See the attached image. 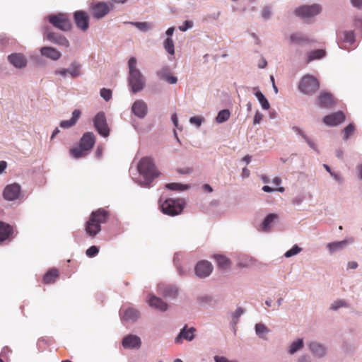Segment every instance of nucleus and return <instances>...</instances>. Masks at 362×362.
<instances>
[{"label":"nucleus","mask_w":362,"mask_h":362,"mask_svg":"<svg viewBox=\"0 0 362 362\" xmlns=\"http://www.w3.org/2000/svg\"><path fill=\"white\" fill-rule=\"evenodd\" d=\"M352 5L357 8L362 7V0H351Z\"/></svg>","instance_id":"59"},{"label":"nucleus","mask_w":362,"mask_h":362,"mask_svg":"<svg viewBox=\"0 0 362 362\" xmlns=\"http://www.w3.org/2000/svg\"><path fill=\"white\" fill-rule=\"evenodd\" d=\"M300 251H301V248L296 245L291 249H290L289 250H288L285 253V257H292V256H293L295 255H297Z\"/></svg>","instance_id":"46"},{"label":"nucleus","mask_w":362,"mask_h":362,"mask_svg":"<svg viewBox=\"0 0 362 362\" xmlns=\"http://www.w3.org/2000/svg\"><path fill=\"white\" fill-rule=\"evenodd\" d=\"M321 11V6L318 4L311 6H302L295 10V14L302 18H311Z\"/></svg>","instance_id":"8"},{"label":"nucleus","mask_w":362,"mask_h":362,"mask_svg":"<svg viewBox=\"0 0 362 362\" xmlns=\"http://www.w3.org/2000/svg\"><path fill=\"white\" fill-rule=\"evenodd\" d=\"M40 53L42 56H45L52 60H58L62 54L55 48L52 47H43L40 49Z\"/></svg>","instance_id":"22"},{"label":"nucleus","mask_w":362,"mask_h":362,"mask_svg":"<svg viewBox=\"0 0 362 362\" xmlns=\"http://www.w3.org/2000/svg\"><path fill=\"white\" fill-rule=\"evenodd\" d=\"M132 111L136 117L144 118L148 112L146 103L142 100H136L132 105Z\"/></svg>","instance_id":"18"},{"label":"nucleus","mask_w":362,"mask_h":362,"mask_svg":"<svg viewBox=\"0 0 362 362\" xmlns=\"http://www.w3.org/2000/svg\"><path fill=\"white\" fill-rule=\"evenodd\" d=\"M267 62L265 60V59L261 58V59L259 60V62L258 63V67L259 69H264L267 66Z\"/></svg>","instance_id":"58"},{"label":"nucleus","mask_w":362,"mask_h":362,"mask_svg":"<svg viewBox=\"0 0 362 362\" xmlns=\"http://www.w3.org/2000/svg\"><path fill=\"white\" fill-rule=\"evenodd\" d=\"M17 233L13 226L0 221V243L13 240Z\"/></svg>","instance_id":"12"},{"label":"nucleus","mask_w":362,"mask_h":362,"mask_svg":"<svg viewBox=\"0 0 362 362\" xmlns=\"http://www.w3.org/2000/svg\"><path fill=\"white\" fill-rule=\"evenodd\" d=\"M255 330L257 334L262 338H264L265 334L268 333L269 332L267 327L263 324H257L255 325Z\"/></svg>","instance_id":"43"},{"label":"nucleus","mask_w":362,"mask_h":362,"mask_svg":"<svg viewBox=\"0 0 362 362\" xmlns=\"http://www.w3.org/2000/svg\"><path fill=\"white\" fill-rule=\"evenodd\" d=\"M317 104L321 107H331L334 104L333 95L327 92H322L318 96Z\"/></svg>","instance_id":"19"},{"label":"nucleus","mask_w":362,"mask_h":362,"mask_svg":"<svg viewBox=\"0 0 362 362\" xmlns=\"http://www.w3.org/2000/svg\"><path fill=\"white\" fill-rule=\"evenodd\" d=\"M129 67V86L134 93L141 91L144 89L146 82L145 78L141 71L136 68V59L131 57L128 61Z\"/></svg>","instance_id":"3"},{"label":"nucleus","mask_w":362,"mask_h":362,"mask_svg":"<svg viewBox=\"0 0 362 362\" xmlns=\"http://www.w3.org/2000/svg\"><path fill=\"white\" fill-rule=\"evenodd\" d=\"M355 25L356 26L361 28V29H362V18H356L355 19Z\"/></svg>","instance_id":"64"},{"label":"nucleus","mask_w":362,"mask_h":362,"mask_svg":"<svg viewBox=\"0 0 362 362\" xmlns=\"http://www.w3.org/2000/svg\"><path fill=\"white\" fill-rule=\"evenodd\" d=\"M81 115V111L75 110L72 113V117L69 120H64L60 123V127L64 129H67L73 127L76 123Z\"/></svg>","instance_id":"26"},{"label":"nucleus","mask_w":362,"mask_h":362,"mask_svg":"<svg viewBox=\"0 0 362 362\" xmlns=\"http://www.w3.org/2000/svg\"><path fill=\"white\" fill-rule=\"evenodd\" d=\"M93 123L95 128L101 136L106 137L109 135L110 130L103 112H99L95 116Z\"/></svg>","instance_id":"9"},{"label":"nucleus","mask_w":362,"mask_h":362,"mask_svg":"<svg viewBox=\"0 0 362 362\" xmlns=\"http://www.w3.org/2000/svg\"><path fill=\"white\" fill-rule=\"evenodd\" d=\"M338 37L344 42L352 44L354 42V34L352 31H344L339 34Z\"/></svg>","instance_id":"33"},{"label":"nucleus","mask_w":362,"mask_h":362,"mask_svg":"<svg viewBox=\"0 0 362 362\" xmlns=\"http://www.w3.org/2000/svg\"><path fill=\"white\" fill-rule=\"evenodd\" d=\"M7 167V163L6 161L1 160L0 161V174L2 173Z\"/></svg>","instance_id":"60"},{"label":"nucleus","mask_w":362,"mask_h":362,"mask_svg":"<svg viewBox=\"0 0 362 362\" xmlns=\"http://www.w3.org/2000/svg\"><path fill=\"white\" fill-rule=\"evenodd\" d=\"M71 155L75 158H79L81 157L85 156L88 152L83 149L81 145L79 144V147L73 148L70 150Z\"/></svg>","instance_id":"36"},{"label":"nucleus","mask_w":362,"mask_h":362,"mask_svg":"<svg viewBox=\"0 0 362 362\" xmlns=\"http://www.w3.org/2000/svg\"><path fill=\"white\" fill-rule=\"evenodd\" d=\"M166 188L171 190H177V191H182L187 189L188 187L187 185H183L180 183H169L165 185Z\"/></svg>","instance_id":"44"},{"label":"nucleus","mask_w":362,"mask_h":362,"mask_svg":"<svg viewBox=\"0 0 362 362\" xmlns=\"http://www.w3.org/2000/svg\"><path fill=\"white\" fill-rule=\"evenodd\" d=\"M325 55V51L323 49H316L308 53L307 63L313 60L322 59Z\"/></svg>","instance_id":"34"},{"label":"nucleus","mask_w":362,"mask_h":362,"mask_svg":"<svg viewBox=\"0 0 362 362\" xmlns=\"http://www.w3.org/2000/svg\"><path fill=\"white\" fill-rule=\"evenodd\" d=\"M249 175H250V170L247 168H244L242 170V176L243 177H249Z\"/></svg>","instance_id":"63"},{"label":"nucleus","mask_w":362,"mask_h":362,"mask_svg":"<svg viewBox=\"0 0 362 362\" xmlns=\"http://www.w3.org/2000/svg\"><path fill=\"white\" fill-rule=\"evenodd\" d=\"M141 344L139 337L133 334L126 336L122 340V346L125 349H138Z\"/></svg>","instance_id":"21"},{"label":"nucleus","mask_w":362,"mask_h":362,"mask_svg":"<svg viewBox=\"0 0 362 362\" xmlns=\"http://www.w3.org/2000/svg\"><path fill=\"white\" fill-rule=\"evenodd\" d=\"M163 46L168 54L171 55H173L175 54L174 42L170 37H168L164 40Z\"/></svg>","instance_id":"40"},{"label":"nucleus","mask_w":362,"mask_h":362,"mask_svg":"<svg viewBox=\"0 0 362 362\" xmlns=\"http://www.w3.org/2000/svg\"><path fill=\"white\" fill-rule=\"evenodd\" d=\"M137 169L144 178V180L140 182V185L144 187H148L153 180L160 175L153 160L150 157L142 158L138 163Z\"/></svg>","instance_id":"2"},{"label":"nucleus","mask_w":362,"mask_h":362,"mask_svg":"<svg viewBox=\"0 0 362 362\" xmlns=\"http://www.w3.org/2000/svg\"><path fill=\"white\" fill-rule=\"evenodd\" d=\"M112 8L113 6L110 2H98L90 6V11L94 18L100 19L106 16Z\"/></svg>","instance_id":"7"},{"label":"nucleus","mask_w":362,"mask_h":362,"mask_svg":"<svg viewBox=\"0 0 362 362\" xmlns=\"http://www.w3.org/2000/svg\"><path fill=\"white\" fill-rule=\"evenodd\" d=\"M289 40L290 42L293 44L307 43L309 42L308 39L300 33H293L291 35Z\"/></svg>","instance_id":"35"},{"label":"nucleus","mask_w":362,"mask_h":362,"mask_svg":"<svg viewBox=\"0 0 362 362\" xmlns=\"http://www.w3.org/2000/svg\"><path fill=\"white\" fill-rule=\"evenodd\" d=\"M110 213L104 209H98L90 214L88 221L85 224L86 234L95 238L101 230V224L107 221Z\"/></svg>","instance_id":"1"},{"label":"nucleus","mask_w":362,"mask_h":362,"mask_svg":"<svg viewBox=\"0 0 362 362\" xmlns=\"http://www.w3.org/2000/svg\"><path fill=\"white\" fill-rule=\"evenodd\" d=\"M262 190L264 192H274V191H278V192H284V187H279L277 189H274V188L270 187L268 185H264L262 187Z\"/></svg>","instance_id":"50"},{"label":"nucleus","mask_w":362,"mask_h":362,"mask_svg":"<svg viewBox=\"0 0 362 362\" xmlns=\"http://www.w3.org/2000/svg\"><path fill=\"white\" fill-rule=\"evenodd\" d=\"M45 35L49 41L54 44L64 47H68L69 46V42L64 36L59 33L49 31L48 28H45Z\"/></svg>","instance_id":"13"},{"label":"nucleus","mask_w":362,"mask_h":362,"mask_svg":"<svg viewBox=\"0 0 362 362\" xmlns=\"http://www.w3.org/2000/svg\"><path fill=\"white\" fill-rule=\"evenodd\" d=\"M21 196V186L17 183H13L6 186L3 191V197L7 201H15Z\"/></svg>","instance_id":"10"},{"label":"nucleus","mask_w":362,"mask_h":362,"mask_svg":"<svg viewBox=\"0 0 362 362\" xmlns=\"http://www.w3.org/2000/svg\"><path fill=\"white\" fill-rule=\"evenodd\" d=\"M302 137L305 140V141L308 143L310 148H312L315 151H317V148L315 143L313 141H311L305 134H302Z\"/></svg>","instance_id":"53"},{"label":"nucleus","mask_w":362,"mask_h":362,"mask_svg":"<svg viewBox=\"0 0 362 362\" xmlns=\"http://www.w3.org/2000/svg\"><path fill=\"white\" fill-rule=\"evenodd\" d=\"M243 313V310L241 308H239L235 310L233 317L235 318H238Z\"/></svg>","instance_id":"61"},{"label":"nucleus","mask_w":362,"mask_h":362,"mask_svg":"<svg viewBox=\"0 0 362 362\" xmlns=\"http://www.w3.org/2000/svg\"><path fill=\"white\" fill-rule=\"evenodd\" d=\"M55 73H56V74H59L64 77L66 76L67 74H69L68 69H61L57 70L55 71Z\"/></svg>","instance_id":"57"},{"label":"nucleus","mask_w":362,"mask_h":362,"mask_svg":"<svg viewBox=\"0 0 362 362\" xmlns=\"http://www.w3.org/2000/svg\"><path fill=\"white\" fill-rule=\"evenodd\" d=\"M303 339H298L297 341H293L291 346H290V348H289V353L291 354H294L295 352H296L298 350H299L300 348L303 347Z\"/></svg>","instance_id":"42"},{"label":"nucleus","mask_w":362,"mask_h":362,"mask_svg":"<svg viewBox=\"0 0 362 362\" xmlns=\"http://www.w3.org/2000/svg\"><path fill=\"white\" fill-rule=\"evenodd\" d=\"M148 304L151 307L155 308L160 311H165L168 309L166 303L153 295L150 296Z\"/></svg>","instance_id":"24"},{"label":"nucleus","mask_w":362,"mask_h":362,"mask_svg":"<svg viewBox=\"0 0 362 362\" xmlns=\"http://www.w3.org/2000/svg\"><path fill=\"white\" fill-rule=\"evenodd\" d=\"M100 96L106 101H108L112 98V91L110 89L102 88L100 90Z\"/></svg>","instance_id":"47"},{"label":"nucleus","mask_w":362,"mask_h":362,"mask_svg":"<svg viewBox=\"0 0 362 362\" xmlns=\"http://www.w3.org/2000/svg\"><path fill=\"white\" fill-rule=\"evenodd\" d=\"M195 332L196 329L194 327H190L187 329V326H185L184 328L180 330L179 334L176 337L175 342L176 344H182L183 339L187 341H192L194 338Z\"/></svg>","instance_id":"16"},{"label":"nucleus","mask_w":362,"mask_h":362,"mask_svg":"<svg viewBox=\"0 0 362 362\" xmlns=\"http://www.w3.org/2000/svg\"><path fill=\"white\" fill-rule=\"evenodd\" d=\"M319 81L311 75L304 76L298 85L300 91L306 95L314 94L319 89Z\"/></svg>","instance_id":"4"},{"label":"nucleus","mask_w":362,"mask_h":362,"mask_svg":"<svg viewBox=\"0 0 362 362\" xmlns=\"http://www.w3.org/2000/svg\"><path fill=\"white\" fill-rule=\"evenodd\" d=\"M358 267V264L356 262H349L348 263V268L349 269H356Z\"/></svg>","instance_id":"62"},{"label":"nucleus","mask_w":362,"mask_h":362,"mask_svg":"<svg viewBox=\"0 0 362 362\" xmlns=\"http://www.w3.org/2000/svg\"><path fill=\"white\" fill-rule=\"evenodd\" d=\"M277 215L275 214H270L264 218L261 225V230L267 232L271 229L273 222L277 218Z\"/></svg>","instance_id":"27"},{"label":"nucleus","mask_w":362,"mask_h":362,"mask_svg":"<svg viewBox=\"0 0 362 362\" xmlns=\"http://www.w3.org/2000/svg\"><path fill=\"white\" fill-rule=\"evenodd\" d=\"M190 122L192 124H195L197 126H200L202 123V119L199 117H192L189 119Z\"/></svg>","instance_id":"55"},{"label":"nucleus","mask_w":362,"mask_h":362,"mask_svg":"<svg viewBox=\"0 0 362 362\" xmlns=\"http://www.w3.org/2000/svg\"><path fill=\"white\" fill-rule=\"evenodd\" d=\"M230 115V112L228 110H221L216 117V121L218 123H223L229 119Z\"/></svg>","instance_id":"37"},{"label":"nucleus","mask_w":362,"mask_h":362,"mask_svg":"<svg viewBox=\"0 0 362 362\" xmlns=\"http://www.w3.org/2000/svg\"><path fill=\"white\" fill-rule=\"evenodd\" d=\"M160 290L162 294L168 298H175L177 293V289L172 286L160 287Z\"/></svg>","instance_id":"32"},{"label":"nucleus","mask_w":362,"mask_h":362,"mask_svg":"<svg viewBox=\"0 0 362 362\" xmlns=\"http://www.w3.org/2000/svg\"><path fill=\"white\" fill-rule=\"evenodd\" d=\"M157 75L160 78L166 81L170 84H175L177 81V78L175 76H170L168 72L167 69H163L157 73Z\"/></svg>","instance_id":"31"},{"label":"nucleus","mask_w":362,"mask_h":362,"mask_svg":"<svg viewBox=\"0 0 362 362\" xmlns=\"http://www.w3.org/2000/svg\"><path fill=\"white\" fill-rule=\"evenodd\" d=\"M81 65L77 62H73L68 69V72L73 78L80 75Z\"/></svg>","instance_id":"39"},{"label":"nucleus","mask_w":362,"mask_h":362,"mask_svg":"<svg viewBox=\"0 0 362 362\" xmlns=\"http://www.w3.org/2000/svg\"><path fill=\"white\" fill-rule=\"evenodd\" d=\"M216 362H237L234 361H229L226 357L223 356H215Z\"/></svg>","instance_id":"56"},{"label":"nucleus","mask_w":362,"mask_h":362,"mask_svg":"<svg viewBox=\"0 0 362 362\" xmlns=\"http://www.w3.org/2000/svg\"><path fill=\"white\" fill-rule=\"evenodd\" d=\"M185 202L182 199H168L161 204L163 213L169 216H176L183 210Z\"/></svg>","instance_id":"5"},{"label":"nucleus","mask_w":362,"mask_h":362,"mask_svg":"<svg viewBox=\"0 0 362 362\" xmlns=\"http://www.w3.org/2000/svg\"><path fill=\"white\" fill-rule=\"evenodd\" d=\"M193 25V23L192 21H185L184 24L179 27V29L181 31H186L187 29L191 28Z\"/></svg>","instance_id":"52"},{"label":"nucleus","mask_w":362,"mask_h":362,"mask_svg":"<svg viewBox=\"0 0 362 362\" xmlns=\"http://www.w3.org/2000/svg\"><path fill=\"white\" fill-rule=\"evenodd\" d=\"M348 244V241L344 240L339 242H333L327 244V248L331 253L344 249Z\"/></svg>","instance_id":"29"},{"label":"nucleus","mask_w":362,"mask_h":362,"mask_svg":"<svg viewBox=\"0 0 362 362\" xmlns=\"http://www.w3.org/2000/svg\"><path fill=\"white\" fill-rule=\"evenodd\" d=\"M131 23L141 31H146L153 27V25L148 22H135Z\"/></svg>","instance_id":"41"},{"label":"nucleus","mask_w":362,"mask_h":362,"mask_svg":"<svg viewBox=\"0 0 362 362\" xmlns=\"http://www.w3.org/2000/svg\"><path fill=\"white\" fill-rule=\"evenodd\" d=\"M262 117L263 115L259 112L257 111L254 117V124H259L261 120L262 119Z\"/></svg>","instance_id":"54"},{"label":"nucleus","mask_w":362,"mask_h":362,"mask_svg":"<svg viewBox=\"0 0 362 362\" xmlns=\"http://www.w3.org/2000/svg\"><path fill=\"white\" fill-rule=\"evenodd\" d=\"M346 303L344 300H336L334 301L330 306V309L331 310H337L338 308H341V307H346Z\"/></svg>","instance_id":"49"},{"label":"nucleus","mask_w":362,"mask_h":362,"mask_svg":"<svg viewBox=\"0 0 362 362\" xmlns=\"http://www.w3.org/2000/svg\"><path fill=\"white\" fill-rule=\"evenodd\" d=\"M59 272L56 268L49 269L44 275L42 281L45 284H53L59 278Z\"/></svg>","instance_id":"23"},{"label":"nucleus","mask_w":362,"mask_h":362,"mask_svg":"<svg viewBox=\"0 0 362 362\" xmlns=\"http://www.w3.org/2000/svg\"><path fill=\"white\" fill-rule=\"evenodd\" d=\"M74 20L76 27L83 32L89 28V16L84 11H76L74 13Z\"/></svg>","instance_id":"11"},{"label":"nucleus","mask_w":362,"mask_h":362,"mask_svg":"<svg viewBox=\"0 0 362 362\" xmlns=\"http://www.w3.org/2000/svg\"><path fill=\"white\" fill-rule=\"evenodd\" d=\"M196 275L199 278L209 276L213 271L212 264L208 261L199 262L194 268Z\"/></svg>","instance_id":"14"},{"label":"nucleus","mask_w":362,"mask_h":362,"mask_svg":"<svg viewBox=\"0 0 362 362\" xmlns=\"http://www.w3.org/2000/svg\"><path fill=\"white\" fill-rule=\"evenodd\" d=\"M47 18L49 22L57 29L62 31H69L71 29V23L66 14L58 13L49 15Z\"/></svg>","instance_id":"6"},{"label":"nucleus","mask_w":362,"mask_h":362,"mask_svg":"<svg viewBox=\"0 0 362 362\" xmlns=\"http://www.w3.org/2000/svg\"><path fill=\"white\" fill-rule=\"evenodd\" d=\"M139 316L140 313L137 310L133 308H129L124 310L122 320L134 322L139 319Z\"/></svg>","instance_id":"25"},{"label":"nucleus","mask_w":362,"mask_h":362,"mask_svg":"<svg viewBox=\"0 0 362 362\" xmlns=\"http://www.w3.org/2000/svg\"><path fill=\"white\" fill-rule=\"evenodd\" d=\"M95 135L92 132L85 133L80 141L81 146L87 152L90 151L95 144Z\"/></svg>","instance_id":"20"},{"label":"nucleus","mask_w":362,"mask_h":362,"mask_svg":"<svg viewBox=\"0 0 362 362\" xmlns=\"http://www.w3.org/2000/svg\"><path fill=\"white\" fill-rule=\"evenodd\" d=\"M99 252V250L98 248L95 246V245H93L91 247H90L86 252V254L88 257H95V255H97Z\"/></svg>","instance_id":"48"},{"label":"nucleus","mask_w":362,"mask_h":362,"mask_svg":"<svg viewBox=\"0 0 362 362\" xmlns=\"http://www.w3.org/2000/svg\"><path fill=\"white\" fill-rule=\"evenodd\" d=\"M8 60L17 69L24 68L27 65V59L21 53H13L8 55Z\"/></svg>","instance_id":"17"},{"label":"nucleus","mask_w":362,"mask_h":362,"mask_svg":"<svg viewBox=\"0 0 362 362\" xmlns=\"http://www.w3.org/2000/svg\"><path fill=\"white\" fill-rule=\"evenodd\" d=\"M214 259L219 268L226 269L230 267V262L226 257L221 255H216L214 256Z\"/></svg>","instance_id":"30"},{"label":"nucleus","mask_w":362,"mask_h":362,"mask_svg":"<svg viewBox=\"0 0 362 362\" xmlns=\"http://www.w3.org/2000/svg\"><path fill=\"white\" fill-rule=\"evenodd\" d=\"M255 96L261 104L262 107L264 110H268L270 107V105L267 100V99L264 97V95L260 91H257L255 93Z\"/></svg>","instance_id":"38"},{"label":"nucleus","mask_w":362,"mask_h":362,"mask_svg":"<svg viewBox=\"0 0 362 362\" xmlns=\"http://www.w3.org/2000/svg\"><path fill=\"white\" fill-rule=\"evenodd\" d=\"M271 14L272 12L269 7L266 6L263 8L262 11V16L264 19H268L270 17Z\"/></svg>","instance_id":"51"},{"label":"nucleus","mask_w":362,"mask_h":362,"mask_svg":"<svg viewBox=\"0 0 362 362\" xmlns=\"http://www.w3.org/2000/svg\"><path fill=\"white\" fill-rule=\"evenodd\" d=\"M355 130V127L352 124H349L346 126L344 129V139L346 140L349 137L354 133Z\"/></svg>","instance_id":"45"},{"label":"nucleus","mask_w":362,"mask_h":362,"mask_svg":"<svg viewBox=\"0 0 362 362\" xmlns=\"http://www.w3.org/2000/svg\"><path fill=\"white\" fill-rule=\"evenodd\" d=\"M345 119V115L341 111L330 114L323 118V122L329 126H337Z\"/></svg>","instance_id":"15"},{"label":"nucleus","mask_w":362,"mask_h":362,"mask_svg":"<svg viewBox=\"0 0 362 362\" xmlns=\"http://www.w3.org/2000/svg\"><path fill=\"white\" fill-rule=\"evenodd\" d=\"M310 351L318 357H322L325 354V348L320 344L312 342L309 344Z\"/></svg>","instance_id":"28"}]
</instances>
